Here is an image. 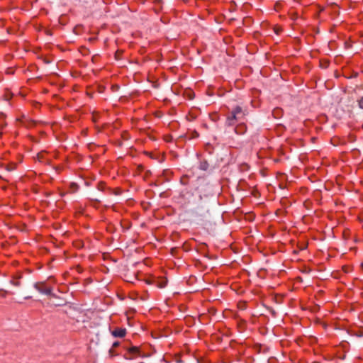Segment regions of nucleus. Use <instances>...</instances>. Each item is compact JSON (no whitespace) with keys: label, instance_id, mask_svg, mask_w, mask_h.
<instances>
[{"label":"nucleus","instance_id":"obj_1","mask_svg":"<svg viewBox=\"0 0 363 363\" xmlns=\"http://www.w3.org/2000/svg\"><path fill=\"white\" fill-rule=\"evenodd\" d=\"M245 111L240 106H236L227 116L225 124L228 126H233L240 122L245 116Z\"/></svg>","mask_w":363,"mask_h":363},{"label":"nucleus","instance_id":"obj_2","mask_svg":"<svg viewBox=\"0 0 363 363\" xmlns=\"http://www.w3.org/2000/svg\"><path fill=\"white\" fill-rule=\"evenodd\" d=\"M34 288L40 294L45 295L52 294V289L46 287L44 283H35L34 284Z\"/></svg>","mask_w":363,"mask_h":363},{"label":"nucleus","instance_id":"obj_3","mask_svg":"<svg viewBox=\"0 0 363 363\" xmlns=\"http://www.w3.org/2000/svg\"><path fill=\"white\" fill-rule=\"evenodd\" d=\"M126 330L122 328H117L112 331V335L116 337H123L125 335Z\"/></svg>","mask_w":363,"mask_h":363},{"label":"nucleus","instance_id":"obj_4","mask_svg":"<svg viewBox=\"0 0 363 363\" xmlns=\"http://www.w3.org/2000/svg\"><path fill=\"white\" fill-rule=\"evenodd\" d=\"M128 352L133 354H137L139 353V350L137 347H132L129 349Z\"/></svg>","mask_w":363,"mask_h":363},{"label":"nucleus","instance_id":"obj_5","mask_svg":"<svg viewBox=\"0 0 363 363\" xmlns=\"http://www.w3.org/2000/svg\"><path fill=\"white\" fill-rule=\"evenodd\" d=\"M10 283L12 285L15 286H21V282H20L19 280L11 279L10 281Z\"/></svg>","mask_w":363,"mask_h":363},{"label":"nucleus","instance_id":"obj_6","mask_svg":"<svg viewBox=\"0 0 363 363\" xmlns=\"http://www.w3.org/2000/svg\"><path fill=\"white\" fill-rule=\"evenodd\" d=\"M358 106L361 109H363V96L358 101Z\"/></svg>","mask_w":363,"mask_h":363},{"label":"nucleus","instance_id":"obj_7","mask_svg":"<svg viewBox=\"0 0 363 363\" xmlns=\"http://www.w3.org/2000/svg\"><path fill=\"white\" fill-rule=\"evenodd\" d=\"M166 284H167V281H163L160 284H158V286L160 288H164L166 286Z\"/></svg>","mask_w":363,"mask_h":363},{"label":"nucleus","instance_id":"obj_8","mask_svg":"<svg viewBox=\"0 0 363 363\" xmlns=\"http://www.w3.org/2000/svg\"><path fill=\"white\" fill-rule=\"evenodd\" d=\"M202 169L203 170H206V164H201V167Z\"/></svg>","mask_w":363,"mask_h":363},{"label":"nucleus","instance_id":"obj_9","mask_svg":"<svg viewBox=\"0 0 363 363\" xmlns=\"http://www.w3.org/2000/svg\"><path fill=\"white\" fill-rule=\"evenodd\" d=\"M119 345L118 342H116L113 344V347H116Z\"/></svg>","mask_w":363,"mask_h":363},{"label":"nucleus","instance_id":"obj_10","mask_svg":"<svg viewBox=\"0 0 363 363\" xmlns=\"http://www.w3.org/2000/svg\"><path fill=\"white\" fill-rule=\"evenodd\" d=\"M9 99H10V96H7V95H6V96H5V100H6V101H9Z\"/></svg>","mask_w":363,"mask_h":363},{"label":"nucleus","instance_id":"obj_11","mask_svg":"<svg viewBox=\"0 0 363 363\" xmlns=\"http://www.w3.org/2000/svg\"><path fill=\"white\" fill-rule=\"evenodd\" d=\"M361 268L363 270V263L361 264Z\"/></svg>","mask_w":363,"mask_h":363},{"label":"nucleus","instance_id":"obj_12","mask_svg":"<svg viewBox=\"0 0 363 363\" xmlns=\"http://www.w3.org/2000/svg\"><path fill=\"white\" fill-rule=\"evenodd\" d=\"M25 298L28 299V298H30V296L26 297Z\"/></svg>","mask_w":363,"mask_h":363}]
</instances>
